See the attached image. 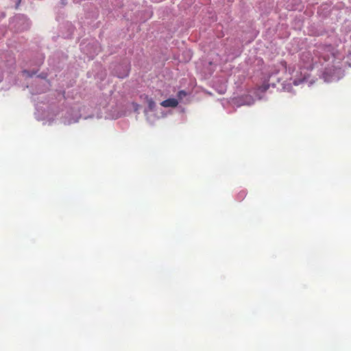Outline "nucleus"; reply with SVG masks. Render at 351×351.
<instances>
[{
    "label": "nucleus",
    "instance_id": "f257e3e1",
    "mask_svg": "<svg viewBox=\"0 0 351 351\" xmlns=\"http://www.w3.org/2000/svg\"><path fill=\"white\" fill-rule=\"evenodd\" d=\"M316 55L318 56L322 64L329 62L322 73L324 81L328 82L339 80L341 72L339 64L342 56L338 50L331 45H324L318 48Z\"/></svg>",
    "mask_w": 351,
    "mask_h": 351
},
{
    "label": "nucleus",
    "instance_id": "f03ea898",
    "mask_svg": "<svg viewBox=\"0 0 351 351\" xmlns=\"http://www.w3.org/2000/svg\"><path fill=\"white\" fill-rule=\"evenodd\" d=\"M160 105L165 108L171 107L175 108L178 105V101L174 98H169L162 101Z\"/></svg>",
    "mask_w": 351,
    "mask_h": 351
},
{
    "label": "nucleus",
    "instance_id": "7ed1b4c3",
    "mask_svg": "<svg viewBox=\"0 0 351 351\" xmlns=\"http://www.w3.org/2000/svg\"><path fill=\"white\" fill-rule=\"evenodd\" d=\"M147 103L148 105V107L150 110H153L155 108L156 103L155 101L150 97H146Z\"/></svg>",
    "mask_w": 351,
    "mask_h": 351
},
{
    "label": "nucleus",
    "instance_id": "20e7f679",
    "mask_svg": "<svg viewBox=\"0 0 351 351\" xmlns=\"http://www.w3.org/2000/svg\"><path fill=\"white\" fill-rule=\"evenodd\" d=\"M269 84L267 82V83H264L261 86H259L258 88V90L261 93H265V91H267L269 89Z\"/></svg>",
    "mask_w": 351,
    "mask_h": 351
},
{
    "label": "nucleus",
    "instance_id": "39448f33",
    "mask_svg": "<svg viewBox=\"0 0 351 351\" xmlns=\"http://www.w3.org/2000/svg\"><path fill=\"white\" fill-rule=\"evenodd\" d=\"M128 74H129V68L128 66H125L123 72L122 73H119L118 77L120 78H123V77H127L128 75Z\"/></svg>",
    "mask_w": 351,
    "mask_h": 351
},
{
    "label": "nucleus",
    "instance_id": "423d86ee",
    "mask_svg": "<svg viewBox=\"0 0 351 351\" xmlns=\"http://www.w3.org/2000/svg\"><path fill=\"white\" fill-rule=\"evenodd\" d=\"M186 95V93L184 90H180L178 93V97L180 99H182L183 97Z\"/></svg>",
    "mask_w": 351,
    "mask_h": 351
},
{
    "label": "nucleus",
    "instance_id": "0eeeda50",
    "mask_svg": "<svg viewBox=\"0 0 351 351\" xmlns=\"http://www.w3.org/2000/svg\"><path fill=\"white\" fill-rule=\"evenodd\" d=\"M280 64H281V65H282V66H284L285 68H286V67H287V62H286L285 61H284V60H283V61H281V62H280Z\"/></svg>",
    "mask_w": 351,
    "mask_h": 351
},
{
    "label": "nucleus",
    "instance_id": "6e6552de",
    "mask_svg": "<svg viewBox=\"0 0 351 351\" xmlns=\"http://www.w3.org/2000/svg\"><path fill=\"white\" fill-rule=\"evenodd\" d=\"M61 3L62 5H66L67 3V0H61Z\"/></svg>",
    "mask_w": 351,
    "mask_h": 351
},
{
    "label": "nucleus",
    "instance_id": "1a4fd4ad",
    "mask_svg": "<svg viewBox=\"0 0 351 351\" xmlns=\"http://www.w3.org/2000/svg\"><path fill=\"white\" fill-rule=\"evenodd\" d=\"M312 61H313V62H312V64H310V66H311V67H312V68H313V67L315 66V64H314V62H313V60H312Z\"/></svg>",
    "mask_w": 351,
    "mask_h": 351
},
{
    "label": "nucleus",
    "instance_id": "9d476101",
    "mask_svg": "<svg viewBox=\"0 0 351 351\" xmlns=\"http://www.w3.org/2000/svg\"><path fill=\"white\" fill-rule=\"evenodd\" d=\"M305 56L306 57H308V56H310V54H309L308 53H306V54H305V53H304V54H303V56Z\"/></svg>",
    "mask_w": 351,
    "mask_h": 351
},
{
    "label": "nucleus",
    "instance_id": "9b49d317",
    "mask_svg": "<svg viewBox=\"0 0 351 351\" xmlns=\"http://www.w3.org/2000/svg\"><path fill=\"white\" fill-rule=\"evenodd\" d=\"M293 84H294L295 85H297V84H298L296 83V82H295V81H294V82H293Z\"/></svg>",
    "mask_w": 351,
    "mask_h": 351
}]
</instances>
